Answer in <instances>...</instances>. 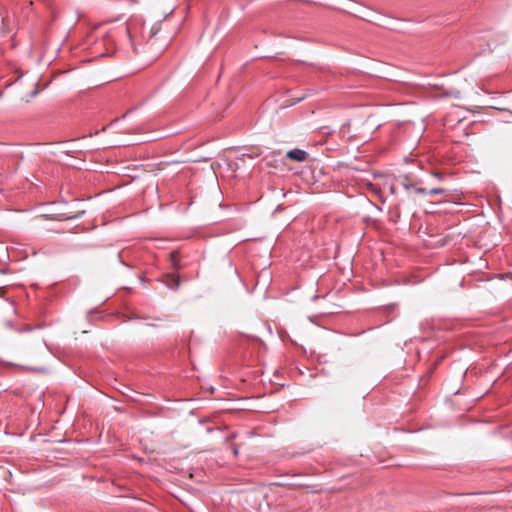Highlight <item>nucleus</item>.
Instances as JSON below:
<instances>
[{
	"label": "nucleus",
	"instance_id": "1a4fd4ad",
	"mask_svg": "<svg viewBox=\"0 0 512 512\" xmlns=\"http://www.w3.org/2000/svg\"><path fill=\"white\" fill-rule=\"evenodd\" d=\"M369 189H371L373 192H377V187L373 184H369Z\"/></svg>",
	"mask_w": 512,
	"mask_h": 512
},
{
	"label": "nucleus",
	"instance_id": "39448f33",
	"mask_svg": "<svg viewBox=\"0 0 512 512\" xmlns=\"http://www.w3.org/2000/svg\"><path fill=\"white\" fill-rule=\"evenodd\" d=\"M179 285H180V281H179L178 277H176L174 275L171 276V283H168V286L170 288L174 289V288H178Z\"/></svg>",
	"mask_w": 512,
	"mask_h": 512
},
{
	"label": "nucleus",
	"instance_id": "f8f14e48",
	"mask_svg": "<svg viewBox=\"0 0 512 512\" xmlns=\"http://www.w3.org/2000/svg\"><path fill=\"white\" fill-rule=\"evenodd\" d=\"M36 94H37V91H36V90H34V91L32 92V94H31V96L33 97V96H35Z\"/></svg>",
	"mask_w": 512,
	"mask_h": 512
},
{
	"label": "nucleus",
	"instance_id": "423d86ee",
	"mask_svg": "<svg viewBox=\"0 0 512 512\" xmlns=\"http://www.w3.org/2000/svg\"><path fill=\"white\" fill-rule=\"evenodd\" d=\"M178 259H179V254H178V252H172V253H171V261H172V264H173V266H174V268H175V269H177V268H178V264H177Z\"/></svg>",
	"mask_w": 512,
	"mask_h": 512
},
{
	"label": "nucleus",
	"instance_id": "20e7f679",
	"mask_svg": "<svg viewBox=\"0 0 512 512\" xmlns=\"http://www.w3.org/2000/svg\"><path fill=\"white\" fill-rule=\"evenodd\" d=\"M400 183L407 190L413 187V183L407 176L402 177Z\"/></svg>",
	"mask_w": 512,
	"mask_h": 512
},
{
	"label": "nucleus",
	"instance_id": "6e6552de",
	"mask_svg": "<svg viewBox=\"0 0 512 512\" xmlns=\"http://www.w3.org/2000/svg\"><path fill=\"white\" fill-rule=\"evenodd\" d=\"M416 192H417V193H420V194H426V193H428V191H427L426 189H424V188H417V189H416Z\"/></svg>",
	"mask_w": 512,
	"mask_h": 512
},
{
	"label": "nucleus",
	"instance_id": "0eeeda50",
	"mask_svg": "<svg viewBox=\"0 0 512 512\" xmlns=\"http://www.w3.org/2000/svg\"><path fill=\"white\" fill-rule=\"evenodd\" d=\"M429 194H443L444 193V189L442 188H433L431 190L428 191Z\"/></svg>",
	"mask_w": 512,
	"mask_h": 512
},
{
	"label": "nucleus",
	"instance_id": "9d476101",
	"mask_svg": "<svg viewBox=\"0 0 512 512\" xmlns=\"http://www.w3.org/2000/svg\"><path fill=\"white\" fill-rule=\"evenodd\" d=\"M233 454H234L235 456H237V455H238V449H237L236 447L233 449Z\"/></svg>",
	"mask_w": 512,
	"mask_h": 512
},
{
	"label": "nucleus",
	"instance_id": "f257e3e1",
	"mask_svg": "<svg viewBox=\"0 0 512 512\" xmlns=\"http://www.w3.org/2000/svg\"><path fill=\"white\" fill-rule=\"evenodd\" d=\"M114 34L113 33H107L103 39V45L106 48V52L104 55H111L115 50V40H114Z\"/></svg>",
	"mask_w": 512,
	"mask_h": 512
},
{
	"label": "nucleus",
	"instance_id": "9b49d317",
	"mask_svg": "<svg viewBox=\"0 0 512 512\" xmlns=\"http://www.w3.org/2000/svg\"><path fill=\"white\" fill-rule=\"evenodd\" d=\"M156 33H157V30H155V31H154V29L152 28V29H151V34H152V36H153V35H155Z\"/></svg>",
	"mask_w": 512,
	"mask_h": 512
},
{
	"label": "nucleus",
	"instance_id": "f03ea898",
	"mask_svg": "<svg viewBox=\"0 0 512 512\" xmlns=\"http://www.w3.org/2000/svg\"><path fill=\"white\" fill-rule=\"evenodd\" d=\"M286 156L293 161L304 162L306 161L308 154L301 149H292L286 153Z\"/></svg>",
	"mask_w": 512,
	"mask_h": 512
},
{
	"label": "nucleus",
	"instance_id": "7ed1b4c3",
	"mask_svg": "<svg viewBox=\"0 0 512 512\" xmlns=\"http://www.w3.org/2000/svg\"><path fill=\"white\" fill-rule=\"evenodd\" d=\"M122 32H124L126 34L128 40H129V42L131 44L132 50L136 51L134 40H133V36H132V24L131 23H127L125 25V27L123 28Z\"/></svg>",
	"mask_w": 512,
	"mask_h": 512
}]
</instances>
